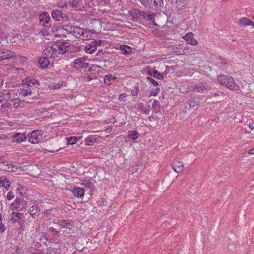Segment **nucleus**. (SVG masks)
<instances>
[{"label": "nucleus", "mask_w": 254, "mask_h": 254, "mask_svg": "<svg viewBox=\"0 0 254 254\" xmlns=\"http://www.w3.org/2000/svg\"><path fill=\"white\" fill-rule=\"evenodd\" d=\"M49 211H50L49 210H45V211H44V214H46V215H47V214H48L49 213Z\"/></svg>", "instance_id": "64"}, {"label": "nucleus", "mask_w": 254, "mask_h": 254, "mask_svg": "<svg viewBox=\"0 0 254 254\" xmlns=\"http://www.w3.org/2000/svg\"><path fill=\"white\" fill-rule=\"evenodd\" d=\"M116 78L114 76H113L112 75H107L105 76L104 78V82L107 84H111V83L109 82L111 80H115Z\"/></svg>", "instance_id": "34"}, {"label": "nucleus", "mask_w": 254, "mask_h": 254, "mask_svg": "<svg viewBox=\"0 0 254 254\" xmlns=\"http://www.w3.org/2000/svg\"><path fill=\"white\" fill-rule=\"evenodd\" d=\"M85 29L82 28V31L80 32V37L79 38L81 39V37H82L83 34L84 33L85 31Z\"/></svg>", "instance_id": "59"}, {"label": "nucleus", "mask_w": 254, "mask_h": 254, "mask_svg": "<svg viewBox=\"0 0 254 254\" xmlns=\"http://www.w3.org/2000/svg\"><path fill=\"white\" fill-rule=\"evenodd\" d=\"M0 186H5L4 182H2V178H0Z\"/></svg>", "instance_id": "58"}, {"label": "nucleus", "mask_w": 254, "mask_h": 254, "mask_svg": "<svg viewBox=\"0 0 254 254\" xmlns=\"http://www.w3.org/2000/svg\"><path fill=\"white\" fill-rule=\"evenodd\" d=\"M13 138L14 142H21L26 140V137L25 135L23 133H17L13 135Z\"/></svg>", "instance_id": "20"}, {"label": "nucleus", "mask_w": 254, "mask_h": 254, "mask_svg": "<svg viewBox=\"0 0 254 254\" xmlns=\"http://www.w3.org/2000/svg\"><path fill=\"white\" fill-rule=\"evenodd\" d=\"M70 4L72 5V7H76L77 5V2L74 0H71L70 1Z\"/></svg>", "instance_id": "53"}, {"label": "nucleus", "mask_w": 254, "mask_h": 254, "mask_svg": "<svg viewBox=\"0 0 254 254\" xmlns=\"http://www.w3.org/2000/svg\"><path fill=\"white\" fill-rule=\"evenodd\" d=\"M52 46H47L45 47V48L43 50V53L44 55H46V57H53V53L52 52Z\"/></svg>", "instance_id": "28"}, {"label": "nucleus", "mask_w": 254, "mask_h": 254, "mask_svg": "<svg viewBox=\"0 0 254 254\" xmlns=\"http://www.w3.org/2000/svg\"><path fill=\"white\" fill-rule=\"evenodd\" d=\"M171 2L178 9L181 8L186 4V0H171Z\"/></svg>", "instance_id": "17"}, {"label": "nucleus", "mask_w": 254, "mask_h": 254, "mask_svg": "<svg viewBox=\"0 0 254 254\" xmlns=\"http://www.w3.org/2000/svg\"><path fill=\"white\" fill-rule=\"evenodd\" d=\"M82 185L87 188H90L92 187L93 184L91 181H84L83 182H82Z\"/></svg>", "instance_id": "40"}, {"label": "nucleus", "mask_w": 254, "mask_h": 254, "mask_svg": "<svg viewBox=\"0 0 254 254\" xmlns=\"http://www.w3.org/2000/svg\"><path fill=\"white\" fill-rule=\"evenodd\" d=\"M22 215H23V214L19 212H12L9 215V221L12 223H16L19 221Z\"/></svg>", "instance_id": "15"}, {"label": "nucleus", "mask_w": 254, "mask_h": 254, "mask_svg": "<svg viewBox=\"0 0 254 254\" xmlns=\"http://www.w3.org/2000/svg\"><path fill=\"white\" fill-rule=\"evenodd\" d=\"M49 61L47 57H41L39 59L38 63L40 66L43 68H46L49 64Z\"/></svg>", "instance_id": "21"}, {"label": "nucleus", "mask_w": 254, "mask_h": 254, "mask_svg": "<svg viewBox=\"0 0 254 254\" xmlns=\"http://www.w3.org/2000/svg\"><path fill=\"white\" fill-rule=\"evenodd\" d=\"M128 137L132 140H135L139 137V133L136 131H129L128 133Z\"/></svg>", "instance_id": "31"}, {"label": "nucleus", "mask_w": 254, "mask_h": 254, "mask_svg": "<svg viewBox=\"0 0 254 254\" xmlns=\"http://www.w3.org/2000/svg\"><path fill=\"white\" fill-rule=\"evenodd\" d=\"M139 91V88L138 86L135 85L134 87V89L131 91V95L133 96L138 95Z\"/></svg>", "instance_id": "38"}, {"label": "nucleus", "mask_w": 254, "mask_h": 254, "mask_svg": "<svg viewBox=\"0 0 254 254\" xmlns=\"http://www.w3.org/2000/svg\"><path fill=\"white\" fill-rule=\"evenodd\" d=\"M140 1L142 5L146 6H149L151 7V4L152 3V2L153 1V0H139Z\"/></svg>", "instance_id": "37"}, {"label": "nucleus", "mask_w": 254, "mask_h": 254, "mask_svg": "<svg viewBox=\"0 0 254 254\" xmlns=\"http://www.w3.org/2000/svg\"><path fill=\"white\" fill-rule=\"evenodd\" d=\"M111 131V129L110 128H107L106 130H105V131L107 133H109Z\"/></svg>", "instance_id": "63"}, {"label": "nucleus", "mask_w": 254, "mask_h": 254, "mask_svg": "<svg viewBox=\"0 0 254 254\" xmlns=\"http://www.w3.org/2000/svg\"><path fill=\"white\" fill-rule=\"evenodd\" d=\"M155 16V14L151 12H144V17H143V20L153 21Z\"/></svg>", "instance_id": "26"}, {"label": "nucleus", "mask_w": 254, "mask_h": 254, "mask_svg": "<svg viewBox=\"0 0 254 254\" xmlns=\"http://www.w3.org/2000/svg\"><path fill=\"white\" fill-rule=\"evenodd\" d=\"M193 36H193V34L192 33L189 32V33H187V34H186V35H184L183 37V38L188 43L189 42V41L190 40V39H191V38H192Z\"/></svg>", "instance_id": "36"}, {"label": "nucleus", "mask_w": 254, "mask_h": 254, "mask_svg": "<svg viewBox=\"0 0 254 254\" xmlns=\"http://www.w3.org/2000/svg\"><path fill=\"white\" fill-rule=\"evenodd\" d=\"M51 46L52 49V52L53 53V58H55L58 57V55L60 54L59 53L57 45H56V43H54Z\"/></svg>", "instance_id": "32"}, {"label": "nucleus", "mask_w": 254, "mask_h": 254, "mask_svg": "<svg viewBox=\"0 0 254 254\" xmlns=\"http://www.w3.org/2000/svg\"><path fill=\"white\" fill-rule=\"evenodd\" d=\"M249 127L250 128L253 129H254V123L251 122L249 124Z\"/></svg>", "instance_id": "57"}, {"label": "nucleus", "mask_w": 254, "mask_h": 254, "mask_svg": "<svg viewBox=\"0 0 254 254\" xmlns=\"http://www.w3.org/2000/svg\"><path fill=\"white\" fill-rule=\"evenodd\" d=\"M60 86H61V84H57L56 85H54V89L59 88L60 87Z\"/></svg>", "instance_id": "60"}, {"label": "nucleus", "mask_w": 254, "mask_h": 254, "mask_svg": "<svg viewBox=\"0 0 254 254\" xmlns=\"http://www.w3.org/2000/svg\"><path fill=\"white\" fill-rule=\"evenodd\" d=\"M96 50V47H95L94 44H93L92 42L89 44H87L84 48V51L87 53L92 54Z\"/></svg>", "instance_id": "24"}, {"label": "nucleus", "mask_w": 254, "mask_h": 254, "mask_svg": "<svg viewBox=\"0 0 254 254\" xmlns=\"http://www.w3.org/2000/svg\"><path fill=\"white\" fill-rule=\"evenodd\" d=\"M81 28L79 26H74L72 34L76 38H78L80 37V32L82 31Z\"/></svg>", "instance_id": "30"}, {"label": "nucleus", "mask_w": 254, "mask_h": 254, "mask_svg": "<svg viewBox=\"0 0 254 254\" xmlns=\"http://www.w3.org/2000/svg\"><path fill=\"white\" fill-rule=\"evenodd\" d=\"M14 168L15 167L8 162L3 161L0 162V169L1 170L6 172H13L15 171ZM15 169H16V168H15Z\"/></svg>", "instance_id": "12"}, {"label": "nucleus", "mask_w": 254, "mask_h": 254, "mask_svg": "<svg viewBox=\"0 0 254 254\" xmlns=\"http://www.w3.org/2000/svg\"><path fill=\"white\" fill-rule=\"evenodd\" d=\"M147 74L150 76H153V77L158 79H162L163 78V75H161V73L157 70H153L152 72L151 69H149L147 71Z\"/></svg>", "instance_id": "23"}, {"label": "nucleus", "mask_w": 254, "mask_h": 254, "mask_svg": "<svg viewBox=\"0 0 254 254\" xmlns=\"http://www.w3.org/2000/svg\"><path fill=\"white\" fill-rule=\"evenodd\" d=\"M147 80L149 81L150 83H151L154 86H156L158 85V83L154 80L153 78H152L150 77H147L146 78Z\"/></svg>", "instance_id": "43"}, {"label": "nucleus", "mask_w": 254, "mask_h": 254, "mask_svg": "<svg viewBox=\"0 0 254 254\" xmlns=\"http://www.w3.org/2000/svg\"><path fill=\"white\" fill-rule=\"evenodd\" d=\"M249 154H254V149H251L249 152Z\"/></svg>", "instance_id": "61"}, {"label": "nucleus", "mask_w": 254, "mask_h": 254, "mask_svg": "<svg viewBox=\"0 0 254 254\" xmlns=\"http://www.w3.org/2000/svg\"><path fill=\"white\" fill-rule=\"evenodd\" d=\"M74 26L71 25H64L63 26V29L66 30L67 32H69L72 33Z\"/></svg>", "instance_id": "39"}, {"label": "nucleus", "mask_w": 254, "mask_h": 254, "mask_svg": "<svg viewBox=\"0 0 254 254\" xmlns=\"http://www.w3.org/2000/svg\"><path fill=\"white\" fill-rule=\"evenodd\" d=\"M60 30V29L56 25H53V26L51 27V31L53 33H57Z\"/></svg>", "instance_id": "50"}, {"label": "nucleus", "mask_w": 254, "mask_h": 254, "mask_svg": "<svg viewBox=\"0 0 254 254\" xmlns=\"http://www.w3.org/2000/svg\"><path fill=\"white\" fill-rule=\"evenodd\" d=\"M6 39H5V36H2L1 34L0 33V44L3 45L6 43Z\"/></svg>", "instance_id": "46"}, {"label": "nucleus", "mask_w": 254, "mask_h": 254, "mask_svg": "<svg viewBox=\"0 0 254 254\" xmlns=\"http://www.w3.org/2000/svg\"><path fill=\"white\" fill-rule=\"evenodd\" d=\"M15 56L14 53L5 49H0V61L8 60Z\"/></svg>", "instance_id": "10"}, {"label": "nucleus", "mask_w": 254, "mask_h": 254, "mask_svg": "<svg viewBox=\"0 0 254 254\" xmlns=\"http://www.w3.org/2000/svg\"><path fill=\"white\" fill-rule=\"evenodd\" d=\"M67 5L66 3H62V4H60L59 3L58 4V6L60 8H64V7H67Z\"/></svg>", "instance_id": "56"}, {"label": "nucleus", "mask_w": 254, "mask_h": 254, "mask_svg": "<svg viewBox=\"0 0 254 254\" xmlns=\"http://www.w3.org/2000/svg\"><path fill=\"white\" fill-rule=\"evenodd\" d=\"M210 89V87L208 85H204L202 83H200L196 84L191 89V91H193L197 92L205 93L206 91L209 90Z\"/></svg>", "instance_id": "11"}, {"label": "nucleus", "mask_w": 254, "mask_h": 254, "mask_svg": "<svg viewBox=\"0 0 254 254\" xmlns=\"http://www.w3.org/2000/svg\"><path fill=\"white\" fill-rule=\"evenodd\" d=\"M188 43L191 44V45H196L198 44V42L196 39L194 38V36L189 41Z\"/></svg>", "instance_id": "42"}, {"label": "nucleus", "mask_w": 254, "mask_h": 254, "mask_svg": "<svg viewBox=\"0 0 254 254\" xmlns=\"http://www.w3.org/2000/svg\"><path fill=\"white\" fill-rule=\"evenodd\" d=\"M160 91V89L159 88H158V87L156 88L155 90L151 91V92L150 93V96H156L159 93Z\"/></svg>", "instance_id": "45"}, {"label": "nucleus", "mask_w": 254, "mask_h": 254, "mask_svg": "<svg viewBox=\"0 0 254 254\" xmlns=\"http://www.w3.org/2000/svg\"><path fill=\"white\" fill-rule=\"evenodd\" d=\"M23 88L20 89L19 93L23 96H27L32 94L39 85V81L33 78H27L22 81Z\"/></svg>", "instance_id": "1"}, {"label": "nucleus", "mask_w": 254, "mask_h": 254, "mask_svg": "<svg viewBox=\"0 0 254 254\" xmlns=\"http://www.w3.org/2000/svg\"><path fill=\"white\" fill-rule=\"evenodd\" d=\"M55 43L57 45L58 51L60 54H64L68 50L69 43L68 42L57 41Z\"/></svg>", "instance_id": "9"}, {"label": "nucleus", "mask_w": 254, "mask_h": 254, "mask_svg": "<svg viewBox=\"0 0 254 254\" xmlns=\"http://www.w3.org/2000/svg\"><path fill=\"white\" fill-rule=\"evenodd\" d=\"M77 139L76 137H71L67 139L68 145H73L77 142Z\"/></svg>", "instance_id": "35"}, {"label": "nucleus", "mask_w": 254, "mask_h": 254, "mask_svg": "<svg viewBox=\"0 0 254 254\" xmlns=\"http://www.w3.org/2000/svg\"><path fill=\"white\" fill-rule=\"evenodd\" d=\"M191 53L192 54H195L196 53H198L199 51H200V49L197 48H192V47H191Z\"/></svg>", "instance_id": "48"}, {"label": "nucleus", "mask_w": 254, "mask_h": 254, "mask_svg": "<svg viewBox=\"0 0 254 254\" xmlns=\"http://www.w3.org/2000/svg\"><path fill=\"white\" fill-rule=\"evenodd\" d=\"M89 64L86 62L84 58L81 57L76 59L73 61V67L77 69L86 68L88 66Z\"/></svg>", "instance_id": "7"}, {"label": "nucleus", "mask_w": 254, "mask_h": 254, "mask_svg": "<svg viewBox=\"0 0 254 254\" xmlns=\"http://www.w3.org/2000/svg\"><path fill=\"white\" fill-rule=\"evenodd\" d=\"M2 218L0 219V232L1 233H3L5 231V226L2 223Z\"/></svg>", "instance_id": "47"}, {"label": "nucleus", "mask_w": 254, "mask_h": 254, "mask_svg": "<svg viewBox=\"0 0 254 254\" xmlns=\"http://www.w3.org/2000/svg\"><path fill=\"white\" fill-rule=\"evenodd\" d=\"M57 224L62 228H66L69 230H72L71 227L72 226V224L71 221L69 220H59Z\"/></svg>", "instance_id": "13"}, {"label": "nucleus", "mask_w": 254, "mask_h": 254, "mask_svg": "<svg viewBox=\"0 0 254 254\" xmlns=\"http://www.w3.org/2000/svg\"><path fill=\"white\" fill-rule=\"evenodd\" d=\"M83 78L86 81H90L94 79H96V77L93 75L84 76Z\"/></svg>", "instance_id": "41"}, {"label": "nucleus", "mask_w": 254, "mask_h": 254, "mask_svg": "<svg viewBox=\"0 0 254 254\" xmlns=\"http://www.w3.org/2000/svg\"><path fill=\"white\" fill-rule=\"evenodd\" d=\"M189 105L190 108H193L196 105H198V104L197 102H196L193 100H191L189 102Z\"/></svg>", "instance_id": "49"}, {"label": "nucleus", "mask_w": 254, "mask_h": 254, "mask_svg": "<svg viewBox=\"0 0 254 254\" xmlns=\"http://www.w3.org/2000/svg\"><path fill=\"white\" fill-rule=\"evenodd\" d=\"M102 42L103 41L100 40H96L95 41H92V43L94 44L95 47H96V49H97L98 46L101 45Z\"/></svg>", "instance_id": "44"}, {"label": "nucleus", "mask_w": 254, "mask_h": 254, "mask_svg": "<svg viewBox=\"0 0 254 254\" xmlns=\"http://www.w3.org/2000/svg\"><path fill=\"white\" fill-rule=\"evenodd\" d=\"M92 32L91 30H88L85 29L84 33L83 34L82 37H81V39L83 40H87L92 38Z\"/></svg>", "instance_id": "25"}, {"label": "nucleus", "mask_w": 254, "mask_h": 254, "mask_svg": "<svg viewBox=\"0 0 254 254\" xmlns=\"http://www.w3.org/2000/svg\"><path fill=\"white\" fill-rule=\"evenodd\" d=\"M52 18L56 21L65 22L68 20V17L66 14L62 13L60 10H53L51 13Z\"/></svg>", "instance_id": "5"}, {"label": "nucleus", "mask_w": 254, "mask_h": 254, "mask_svg": "<svg viewBox=\"0 0 254 254\" xmlns=\"http://www.w3.org/2000/svg\"><path fill=\"white\" fill-rule=\"evenodd\" d=\"M120 49L122 51V53L124 55H127L131 53V48L126 45H121L120 46Z\"/></svg>", "instance_id": "22"}, {"label": "nucleus", "mask_w": 254, "mask_h": 254, "mask_svg": "<svg viewBox=\"0 0 254 254\" xmlns=\"http://www.w3.org/2000/svg\"><path fill=\"white\" fill-rule=\"evenodd\" d=\"M3 80H2L0 78V87L3 85Z\"/></svg>", "instance_id": "62"}, {"label": "nucleus", "mask_w": 254, "mask_h": 254, "mask_svg": "<svg viewBox=\"0 0 254 254\" xmlns=\"http://www.w3.org/2000/svg\"><path fill=\"white\" fill-rule=\"evenodd\" d=\"M218 80L220 84L230 90H238L239 89V85L235 83L234 79L232 77L221 75L218 77Z\"/></svg>", "instance_id": "2"}, {"label": "nucleus", "mask_w": 254, "mask_h": 254, "mask_svg": "<svg viewBox=\"0 0 254 254\" xmlns=\"http://www.w3.org/2000/svg\"><path fill=\"white\" fill-rule=\"evenodd\" d=\"M40 25L43 26L46 28H50L51 26V18L49 14L47 12H44L39 15Z\"/></svg>", "instance_id": "6"}, {"label": "nucleus", "mask_w": 254, "mask_h": 254, "mask_svg": "<svg viewBox=\"0 0 254 254\" xmlns=\"http://www.w3.org/2000/svg\"><path fill=\"white\" fill-rule=\"evenodd\" d=\"M72 192L76 197H81L84 194V190L80 187H75L73 189Z\"/></svg>", "instance_id": "19"}, {"label": "nucleus", "mask_w": 254, "mask_h": 254, "mask_svg": "<svg viewBox=\"0 0 254 254\" xmlns=\"http://www.w3.org/2000/svg\"><path fill=\"white\" fill-rule=\"evenodd\" d=\"M238 24L241 27H246L248 25L254 27V23L249 19L246 17L240 18L239 20Z\"/></svg>", "instance_id": "14"}, {"label": "nucleus", "mask_w": 254, "mask_h": 254, "mask_svg": "<svg viewBox=\"0 0 254 254\" xmlns=\"http://www.w3.org/2000/svg\"><path fill=\"white\" fill-rule=\"evenodd\" d=\"M97 141V138L93 136H89L85 139V144L86 145H93Z\"/></svg>", "instance_id": "27"}, {"label": "nucleus", "mask_w": 254, "mask_h": 254, "mask_svg": "<svg viewBox=\"0 0 254 254\" xmlns=\"http://www.w3.org/2000/svg\"><path fill=\"white\" fill-rule=\"evenodd\" d=\"M27 203L28 202L22 197V195L20 197L17 196L16 200L11 204V208L12 209L23 211L26 209Z\"/></svg>", "instance_id": "3"}, {"label": "nucleus", "mask_w": 254, "mask_h": 254, "mask_svg": "<svg viewBox=\"0 0 254 254\" xmlns=\"http://www.w3.org/2000/svg\"><path fill=\"white\" fill-rule=\"evenodd\" d=\"M126 97V94L125 93L121 94L119 97V99L121 101H125V98Z\"/></svg>", "instance_id": "54"}, {"label": "nucleus", "mask_w": 254, "mask_h": 254, "mask_svg": "<svg viewBox=\"0 0 254 254\" xmlns=\"http://www.w3.org/2000/svg\"><path fill=\"white\" fill-rule=\"evenodd\" d=\"M14 195L12 192L10 191L7 193V198L8 200H11L12 199H13L14 198Z\"/></svg>", "instance_id": "51"}, {"label": "nucleus", "mask_w": 254, "mask_h": 254, "mask_svg": "<svg viewBox=\"0 0 254 254\" xmlns=\"http://www.w3.org/2000/svg\"><path fill=\"white\" fill-rule=\"evenodd\" d=\"M36 211H37V206H32L29 208V212L30 213V215L34 218H35L37 216L36 215Z\"/></svg>", "instance_id": "33"}, {"label": "nucleus", "mask_w": 254, "mask_h": 254, "mask_svg": "<svg viewBox=\"0 0 254 254\" xmlns=\"http://www.w3.org/2000/svg\"><path fill=\"white\" fill-rule=\"evenodd\" d=\"M180 45H171L167 47V50L170 54H179L180 53Z\"/></svg>", "instance_id": "18"}, {"label": "nucleus", "mask_w": 254, "mask_h": 254, "mask_svg": "<svg viewBox=\"0 0 254 254\" xmlns=\"http://www.w3.org/2000/svg\"><path fill=\"white\" fill-rule=\"evenodd\" d=\"M42 133L41 130H36L33 131L29 137V141L33 144H36L42 139Z\"/></svg>", "instance_id": "8"}, {"label": "nucleus", "mask_w": 254, "mask_h": 254, "mask_svg": "<svg viewBox=\"0 0 254 254\" xmlns=\"http://www.w3.org/2000/svg\"><path fill=\"white\" fill-rule=\"evenodd\" d=\"M128 14L131 20L136 22H141L144 17V11L139 9L130 10L128 11Z\"/></svg>", "instance_id": "4"}, {"label": "nucleus", "mask_w": 254, "mask_h": 254, "mask_svg": "<svg viewBox=\"0 0 254 254\" xmlns=\"http://www.w3.org/2000/svg\"><path fill=\"white\" fill-rule=\"evenodd\" d=\"M153 2L151 3V7L154 9H157L159 7H161L163 5V0H153Z\"/></svg>", "instance_id": "29"}, {"label": "nucleus", "mask_w": 254, "mask_h": 254, "mask_svg": "<svg viewBox=\"0 0 254 254\" xmlns=\"http://www.w3.org/2000/svg\"><path fill=\"white\" fill-rule=\"evenodd\" d=\"M2 182H4L5 185V186H4L5 187H9L10 186V183L8 179L4 178L2 179Z\"/></svg>", "instance_id": "52"}, {"label": "nucleus", "mask_w": 254, "mask_h": 254, "mask_svg": "<svg viewBox=\"0 0 254 254\" xmlns=\"http://www.w3.org/2000/svg\"><path fill=\"white\" fill-rule=\"evenodd\" d=\"M173 170L177 173L181 172L183 171L184 167L183 164L179 161H174L172 164Z\"/></svg>", "instance_id": "16"}, {"label": "nucleus", "mask_w": 254, "mask_h": 254, "mask_svg": "<svg viewBox=\"0 0 254 254\" xmlns=\"http://www.w3.org/2000/svg\"><path fill=\"white\" fill-rule=\"evenodd\" d=\"M49 230L51 232L53 233L54 235H57L58 234V232L56 230V229L53 227H50Z\"/></svg>", "instance_id": "55"}]
</instances>
